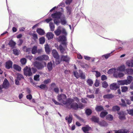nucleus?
<instances>
[{"label": "nucleus", "instance_id": "1", "mask_svg": "<svg viewBox=\"0 0 133 133\" xmlns=\"http://www.w3.org/2000/svg\"><path fill=\"white\" fill-rule=\"evenodd\" d=\"M57 98L58 100L61 103H62L64 105H69L70 103L72 101L71 98H69L66 99V96L64 94H62L60 95H58L57 96Z\"/></svg>", "mask_w": 133, "mask_h": 133}, {"label": "nucleus", "instance_id": "2", "mask_svg": "<svg viewBox=\"0 0 133 133\" xmlns=\"http://www.w3.org/2000/svg\"><path fill=\"white\" fill-rule=\"evenodd\" d=\"M62 15V13L59 12H56L51 15V16L52 18L55 19L54 20V23L57 25H59L60 23V22L58 19H60Z\"/></svg>", "mask_w": 133, "mask_h": 133}, {"label": "nucleus", "instance_id": "3", "mask_svg": "<svg viewBox=\"0 0 133 133\" xmlns=\"http://www.w3.org/2000/svg\"><path fill=\"white\" fill-rule=\"evenodd\" d=\"M54 32L56 36L59 35L62 32L64 34L66 35L67 33L65 29L61 26H59L56 30Z\"/></svg>", "mask_w": 133, "mask_h": 133}, {"label": "nucleus", "instance_id": "4", "mask_svg": "<svg viewBox=\"0 0 133 133\" xmlns=\"http://www.w3.org/2000/svg\"><path fill=\"white\" fill-rule=\"evenodd\" d=\"M34 64L38 69H41L46 66V63L45 62H36L34 63Z\"/></svg>", "mask_w": 133, "mask_h": 133}, {"label": "nucleus", "instance_id": "5", "mask_svg": "<svg viewBox=\"0 0 133 133\" xmlns=\"http://www.w3.org/2000/svg\"><path fill=\"white\" fill-rule=\"evenodd\" d=\"M71 99L72 101L69 103L68 106L66 105V107L69 109L72 108L75 110H77L78 108V104L76 103H73L74 100L72 99L71 98Z\"/></svg>", "mask_w": 133, "mask_h": 133}, {"label": "nucleus", "instance_id": "6", "mask_svg": "<svg viewBox=\"0 0 133 133\" xmlns=\"http://www.w3.org/2000/svg\"><path fill=\"white\" fill-rule=\"evenodd\" d=\"M121 102L120 103V105L121 106L126 107L127 106V105H130L131 103V102L129 100L125 99L124 100L121 99Z\"/></svg>", "mask_w": 133, "mask_h": 133}, {"label": "nucleus", "instance_id": "7", "mask_svg": "<svg viewBox=\"0 0 133 133\" xmlns=\"http://www.w3.org/2000/svg\"><path fill=\"white\" fill-rule=\"evenodd\" d=\"M24 75L26 76H30L32 75L30 68L27 66L24 68Z\"/></svg>", "mask_w": 133, "mask_h": 133}, {"label": "nucleus", "instance_id": "8", "mask_svg": "<svg viewBox=\"0 0 133 133\" xmlns=\"http://www.w3.org/2000/svg\"><path fill=\"white\" fill-rule=\"evenodd\" d=\"M49 59V56L47 55H43L39 56L36 58V59L39 61L47 60Z\"/></svg>", "mask_w": 133, "mask_h": 133}, {"label": "nucleus", "instance_id": "9", "mask_svg": "<svg viewBox=\"0 0 133 133\" xmlns=\"http://www.w3.org/2000/svg\"><path fill=\"white\" fill-rule=\"evenodd\" d=\"M59 39L60 41L63 42L62 44L66 47L67 44V43L65 42L66 40V37L64 36H60Z\"/></svg>", "mask_w": 133, "mask_h": 133}, {"label": "nucleus", "instance_id": "10", "mask_svg": "<svg viewBox=\"0 0 133 133\" xmlns=\"http://www.w3.org/2000/svg\"><path fill=\"white\" fill-rule=\"evenodd\" d=\"M124 75V74L121 72L118 73V71H117L114 74V77L116 78H121L123 77Z\"/></svg>", "mask_w": 133, "mask_h": 133}, {"label": "nucleus", "instance_id": "11", "mask_svg": "<svg viewBox=\"0 0 133 133\" xmlns=\"http://www.w3.org/2000/svg\"><path fill=\"white\" fill-rule=\"evenodd\" d=\"M110 89L112 90H116L119 87L116 83H114L111 84L110 85Z\"/></svg>", "mask_w": 133, "mask_h": 133}, {"label": "nucleus", "instance_id": "12", "mask_svg": "<svg viewBox=\"0 0 133 133\" xmlns=\"http://www.w3.org/2000/svg\"><path fill=\"white\" fill-rule=\"evenodd\" d=\"M12 62L11 61H9L6 63L5 67L8 69L12 67Z\"/></svg>", "mask_w": 133, "mask_h": 133}, {"label": "nucleus", "instance_id": "13", "mask_svg": "<svg viewBox=\"0 0 133 133\" xmlns=\"http://www.w3.org/2000/svg\"><path fill=\"white\" fill-rule=\"evenodd\" d=\"M65 119L67 121L69 124L72 121V116L71 114H70L69 116L66 117Z\"/></svg>", "mask_w": 133, "mask_h": 133}, {"label": "nucleus", "instance_id": "14", "mask_svg": "<svg viewBox=\"0 0 133 133\" xmlns=\"http://www.w3.org/2000/svg\"><path fill=\"white\" fill-rule=\"evenodd\" d=\"M125 67L124 65H122L118 67L116 69L117 71H124L125 70Z\"/></svg>", "mask_w": 133, "mask_h": 133}, {"label": "nucleus", "instance_id": "15", "mask_svg": "<svg viewBox=\"0 0 133 133\" xmlns=\"http://www.w3.org/2000/svg\"><path fill=\"white\" fill-rule=\"evenodd\" d=\"M126 65L129 67H133V59L130 60H128L126 62Z\"/></svg>", "mask_w": 133, "mask_h": 133}, {"label": "nucleus", "instance_id": "16", "mask_svg": "<svg viewBox=\"0 0 133 133\" xmlns=\"http://www.w3.org/2000/svg\"><path fill=\"white\" fill-rule=\"evenodd\" d=\"M9 85V83L8 81L6 79H5L3 85V87L4 88H6L8 87Z\"/></svg>", "mask_w": 133, "mask_h": 133}, {"label": "nucleus", "instance_id": "17", "mask_svg": "<svg viewBox=\"0 0 133 133\" xmlns=\"http://www.w3.org/2000/svg\"><path fill=\"white\" fill-rule=\"evenodd\" d=\"M82 129L84 132L85 133L87 131L91 130V128L88 125H87L86 126L82 127Z\"/></svg>", "mask_w": 133, "mask_h": 133}, {"label": "nucleus", "instance_id": "18", "mask_svg": "<svg viewBox=\"0 0 133 133\" xmlns=\"http://www.w3.org/2000/svg\"><path fill=\"white\" fill-rule=\"evenodd\" d=\"M115 133H127L128 130L126 129H121L118 130H115Z\"/></svg>", "mask_w": 133, "mask_h": 133}, {"label": "nucleus", "instance_id": "19", "mask_svg": "<svg viewBox=\"0 0 133 133\" xmlns=\"http://www.w3.org/2000/svg\"><path fill=\"white\" fill-rule=\"evenodd\" d=\"M52 54L54 57L55 58H59V56L56 50H52Z\"/></svg>", "mask_w": 133, "mask_h": 133}, {"label": "nucleus", "instance_id": "20", "mask_svg": "<svg viewBox=\"0 0 133 133\" xmlns=\"http://www.w3.org/2000/svg\"><path fill=\"white\" fill-rule=\"evenodd\" d=\"M117 82L119 85H127V82L125 80H123L118 81H117Z\"/></svg>", "mask_w": 133, "mask_h": 133}, {"label": "nucleus", "instance_id": "21", "mask_svg": "<svg viewBox=\"0 0 133 133\" xmlns=\"http://www.w3.org/2000/svg\"><path fill=\"white\" fill-rule=\"evenodd\" d=\"M98 124L100 126L102 127H106L108 125L107 123L104 120L99 122Z\"/></svg>", "mask_w": 133, "mask_h": 133}, {"label": "nucleus", "instance_id": "22", "mask_svg": "<svg viewBox=\"0 0 133 133\" xmlns=\"http://www.w3.org/2000/svg\"><path fill=\"white\" fill-rule=\"evenodd\" d=\"M37 33L40 35H43L45 33L44 30L41 28H38L36 30Z\"/></svg>", "mask_w": 133, "mask_h": 133}, {"label": "nucleus", "instance_id": "23", "mask_svg": "<svg viewBox=\"0 0 133 133\" xmlns=\"http://www.w3.org/2000/svg\"><path fill=\"white\" fill-rule=\"evenodd\" d=\"M117 70L115 68H113L109 69L108 72V73L109 74H113V75L114 76V74L116 72Z\"/></svg>", "mask_w": 133, "mask_h": 133}, {"label": "nucleus", "instance_id": "24", "mask_svg": "<svg viewBox=\"0 0 133 133\" xmlns=\"http://www.w3.org/2000/svg\"><path fill=\"white\" fill-rule=\"evenodd\" d=\"M54 35L51 32H48L46 35V37L48 39H50L53 38Z\"/></svg>", "mask_w": 133, "mask_h": 133}, {"label": "nucleus", "instance_id": "25", "mask_svg": "<svg viewBox=\"0 0 133 133\" xmlns=\"http://www.w3.org/2000/svg\"><path fill=\"white\" fill-rule=\"evenodd\" d=\"M70 59V58L67 56H62L61 59L63 61L68 62L69 60Z\"/></svg>", "mask_w": 133, "mask_h": 133}, {"label": "nucleus", "instance_id": "26", "mask_svg": "<svg viewBox=\"0 0 133 133\" xmlns=\"http://www.w3.org/2000/svg\"><path fill=\"white\" fill-rule=\"evenodd\" d=\"M91 119L92 121L95 123H97L98 124V123L99 122V118L95 116H93Z\"/></svg>", "mask_w": 133, "mask_h": 133}, {"label": "nucleus", "instance_id": "27", "mask_svg": "<svg viewBox=\"0 0 133 133\" xmlns=\"http://www.w3.org/2000/svg\"><path fill=\"white\" fill-rule=\"evenodd\" d=\"M13 68L14 69L18 71H20L21 69V68L19 66L16 64L13 65Z\"/></svg>", "mask_w": 133, "mask_h": 133}, {"label": "nucleus", "instance_id": "28", "mask_svg": "<svg viewBox=\"0 0 133 133\" xmlns=\"http://www.w3.org/2000/svg\"><path fill=\"white\" fill-rule=\"evenodd\" d=\"M133 77L131 76H128L127 77V79L125 80L127 82L128 84H129L132 81Z\"/></svg>", "mask_w": 133, "mask_h": 133}, {"label": "nucleus", "instance_id": "29", "mask_svg": "<svg viewBox=\"0 0 133 133\" xmlns=\"http://www.w3.org/2000/svg\"><path fill=\"white\" fill-rule=\"evenodd\" d=\"M114 97L112 94H107L103 96V98L104 99H110Z\"/></svg>", "mask_w": 133, "mask_h": 133}, {"label": "nucleus", "instance_id": "30", "mask_svg": "<svg viewBox=\"0 0 133 133\" xmlns=\"http://www.w3.org/2000/svg\"><path fill=\"white\" fill-rule=\"evenodd\" d=\"M8 44L11 47L13 48L15 46L16 43L13 40H11L9 41Z\"/></svg>", "mask_w": 133, "mask_h": 133}, {"label": "nucleus", "instance_id": "31", "mask_svg": "<svg viewBox=\"0 0 133 133\" xmlns=\"http://www.w3.org/2000/svg\"><path fill=\"white\" fill-rule=\"evenodd\" d=\"M127 74H133V70L132 69H128L125 70Z\"/></svg>", "mask_w": 133, "mask_h": 133}, {"label": "nucleus", "instance_id": "32", "mask_svg": "<svg viewBox=\"0 0 133 133\" xmlns=\"http://www.w3.org/2000/svg\"><path fill=\"white\" fill-rule=\"evenodd\" d=\"M63 18L61 19V21L62 24V25H64L66 24L67 22L64 15L63 16Z\"/></svg>", "mask_w": 133, "mask_h": 133}, {"label": "nucleus", "instance_id": "33", "mask_svg": "<svg viewBox=\"0 0 133 133\" xmlns=\"http://www.w3.org/2000/svg\"><path fill=\"white\" fill-rule=\"evenodd\" d=\"M45 52L47 54H48L50 51V49L49 45L47 44L45 45Z\"/></svg>", "mask_w": 133, "mask_h": 133}, {"label": "nucleus", "instance_id": "34", "mask_svg": "<svg viewBox=\"0 0 133 133\" xmlns=\"http://www.w3.org/2000/svg\"><path fill=\"white\" fill-rule=\"evenodd\" d=\"M47 67L49 71H50L52 69V63L51 62H49L47 64Z\"/></svg>", "mask_w": 133, "mask_h": 133}, {"label": "nucleus", "instance_id": "35", "mask_svg": "<svg viewBox=\"0 0 133 133\" xmlns=\"http://www.w3.org/2000/svg\"><path fill=\"white\" fill-rule=\"evenodd\" d=\"M79 72L80 74V77H81V79H85V75L83 73V72L81 70H79Z\"/></svg>", "mask_w": 133, "mask_h": 133}, {"label": "nucleus", "instance_id": "36", "mask_svg": "<svg viewBox=\"0 0 133 133\" xmlns=\"http://www.w3.org/2000/svg\"><path fill=\"white\" fill-rule=\"evenodd\" d=\"M13 51L14 54L16 55H18L20 52L19 50H18L16 49H13Z\"/></svg>", "mask_w": 133, "mask_h": 133}, {"label": "nucleus", "instance_id": "37", "mask_svg": "<svg viewBox=\"0 0 133 133\" xmlns=\"http://www.w3.org/2000/svg\"><path fill=\"white\" fill-rule=\"evenodd\" d=\"M119 107L118 106L116 105L114 106L112 108V110L114 111H118L120 110Z\"/></svg>", "mask_w": 133, "mask_h": 133}, {"label": "nucleus", "instance_id": "38", "mask_svg": "<svg viewBox=\"0 0 133 133\" xmlns=\"http://www.w3.org/2000/svg\"><path fill=\"white\" fill-rule=\"evenodd\" d=\"M108 114V113L106 111L102 112L100 114V116L101 118H103L107 115Z\"/></svg>", "mask_w": 133, "mask_h": 133}, {"label": "nucleus", "instance_id": "39", "mask_svg": "<svg viewBox=\"0 0 133 133\" xmlns=\"http://www.w3.org/2000/svg\"><path fill=\"white\" fill-rule=\"evenodd\" d=\"M59 48L62 53H63L64 52V51L66 49V48H63L62 46L61 45L59 46Z\"/></svg>", "mask_w": 133, "mask_h": 133}, {"label": "nucleus", "instance_id": "40", "mask_svg": "<svg viewBox=\"0 0 133 133\" xmlns=\"http://www.w3.org/2000/svg\"><path fill=\"white\" fill-rule=\"evenodd\" d=\"M49 26L51 30V31H53L54 30L55 26L52 22H50L49 23Z\"/></svg>", "mask_w": 133, "mask_h": 133}, {"label": "nucleus", "instance_id": "41", "mask_svg": "<svg viewBox=\"0 0 133 133\" xmlns=\"http://www.w3.org/2000/svg\"><path fill=\"white\" fill-rule=\"evenodd\" d=\"M96 110L97 111H100L103 110V107L102 106H97L95 108Z\"/></svg>", "mask_w": 133, "mask_h": 133}, {"label": "nucleus", "instance_id": "42", "mask_svg": "<svg viewBox=\"0 0 133 133\" xmlns=\"http://www.w3.org/2000/svg\"><path fill=\"white\" fill-rule=\"evenodd\" d=\"M37 47L36 46H34L32 49V53L33 54H35L37 51Z\"/></svg>", "mask_w": 133, "mask_h": 133}, {"label": "nucleus", "instance_id": "43", "mask_svg": "<svg viewBox=\"0 0 133 133\" xmlns=\"http://www.w3.org/2000/svg\"><path fill=\"white\" fill-rule=\"evenodd\" d=\"M119 118L121 120H124L125 119V116L123 114H119Z\"/></svg>", "mask_w": 133, "mask_h": 133}, {"label": "nucleus", "instance_id": "44", "mask_svg": "<svg viewBox=\"0 0 133 133\" xmlns=\"http://www.w3.org/2000/svg\"><path fill=\"white\" fill-rule=\"evenodd\" d=\"M66 9L67 14L68 15H70L71 11V8L70 7L68 6L66 7Z\"/></svg>", "mask_w": 133, "mask_h": 133}, {"label": "nucleus", "instance_id": "45", "mask_svg": "<svg viewBox=\"0 0 133 133\" xmlns=\"http://www.w3.org/2000/svg\"><path fill=\"white\" fill-rule=\"evenodd\" d=\"M87 82L88 83V84L89 85L91 86L93 84V82L92 80L90 79H88L87 80Z\"/></svg>", "mask_w": 133, "mask_h": 133}, {"label": "nucleus", "instance_id": "46", "mask_svg": "<svg viewBox=\"0 0 133 133\" xmlns=\"http://www.w3.org/2000/svg\"><path fill=\"white\" fill-rule=\"evenodd\" d=\"M122 91L123 92H125L127 91L128 89L127 87H121Z\"/></svg>", "mask_w": 133, "mask_h": 133}, {"label": "nucleus", "instance_id": "47", "mask_svg": "<svg viewBox=\"0 0 133 133\" xmlns=\"http://www.w3.org/2000/svg\"><path fill=\"white\" fill-rule=\"evenodd\" d=\"M108 86L107 82L105 81H104L102 83V87L104 88H107Z\"/></svg>", "mask_w": 133, "mask_h": 133}, {"label": "nucleus", "instance_id": "48", "mask_svg": "<svg viewBox=\"0 0 133 133\" xmlns=\"http://www.w3.org/2000/svg\"><path fill=\"white\" fill-rule=\"evenodd\" d=\"M39 40L40 43L41 44H43L45 41V38L43 37H42L41 38H39Z\"/></svg>", "mask_w": 133, "mask_h": 133}, {"label": "nucleus", "instance_id": "49", "mask_svg": "<svg viewBox=\"0 0 133 133\" xmlns=\"http://www.w3.org/2000/svg\"><path fill=\"white\" fill-rule=\"evenodd\" d=\"M39 75H36L34 77V80L36 81H38L39 80Z\"/></svg>", "mask_w": 133, "mask_h": 133}, {"label": "nucleus", "instance_id": "50", "mask_svg": "<svg viewBox=\"0 0 133 133\" xmlns=\"http://www.w3.org/2000/svg\"><path fill=\"white\" fill-rule=\"evenodd\" d=\"M113 117L111 115H109L107 116V119L110 121H112L113 120Z\"/></svg>", "mask_w": 133, "mask_h": 133}, {"label": "nucleus", "instance_id": "51", "mask_svg": "<svg viewBox=\"0 0 133 133\" xmlns=\"http://www.w3.org/2000/svg\"><path fill=\"white\" fill-rule=\"evenodd\" d=\"M78 72H79L76 71L74 72V75L77 78H78L80 77V74L79 71Z\"/></svg>", "mask_w": 133, "mask_h": 133}, {"label": "nucleus", "instance_id": "52", "mask_svg": "<svg viewBox=\"0 0 133 133\" xmlns=\"http://www.w3.org/2000/svg\"><path fill=\"white\" fill-rule=\"evenodd\" d=\"M26 60L25 58H22L20 60V62L22 64H25L26 62Z\"/></svg>", "mask_w": 133, "mask_h": 133}, {"label": "nucleus", "instance_id": "53", "mask_svg": "<svg viewBox=\"0 0 133 133\" xmlns=\"http://www.w3.org/2000/svg\"><path fill=\"white\" fill-rule=\"evenodd\" d=\"M85 113L87 115H89L91 114L92 111L90 109H88L85 111Z\"/></svg>", "mask_w": 133, "mask_h": 133}, {"label": "nucleus", "instance_id": "54", "mask_svg": "<svg viewBox=\"0 0 133 133\" xmlns=\"http://www.w3.org/2000/svg\"><path fill=\"white\" fill-rule=\"evenodd\" d=\"M127 111L129 114L131 115H133V109H128Z\"/></svg>", "mask_w": 133, "mask_h": 133}, {"label": "nucleus", "instance_id": "55", "mask_svg": "<svg viewBox=\"0 0 133 133\" xmlns=\"http://www.w3.org/2000/svg\"><path fill=\"white\" fill-rule=\"evenodd\" d=\"M94 72H95V76L96 77H98L101 76V74L100 72L96 71H93Z\"/></svg>", "mask_w": 133, "mask_h": 133}, {"label": "nucleus", "instance_id": "56", "mask_svg": "<svg viewBox=\"0 0 133 133\" xmlns=\"http://www.w3.org/2000/svg\"><path fill=\"white\" fill-rule=\"evenodd\" d=\"M51 81L50 79H46L44 82V83L45 84H47L51 82Z\"/></svg>", "mask_w": 133, "mask_h": 133}, {"label": "nucleus", "instance_id": "57", "mask_svg": "<svg viewBox=\"0 0 133 133\" xmlns=\"http://www.w3.org/2000/svg\"><path fill=\"white\" fill-rule=\"evenodd\" d=\"M23 77L22 75L21 74H18L17 75V79L19 80H21V78Z\"/></svg>", "mask_w": 133, "mask_h": 133}, {"label": "nucleus", "instance_id": "58", "mask_svg": "<svg viewBox=\"0 0 133 133\" xmlns=\"http://www.w3.org/2000/svg\"><path fill=\"white\" fill-rule=\"evenodd\" d=\"M32 36L33 39L34 40H36L37 39V36L36 34H33L32 35Z\"/></svg>", "mask_w": 133, "mask_h": 133}, {"label": "nucleus", "instance_id": "59", "mask_svg": "<svg viewBox=\"0 0 133 133\" xmlns=\"http://www.w3.org/2000/svg\"><path fill=\"white\" fill-rule=\"evenodd\" d=\"M99 81L96 79L94 84L95 86L96 87H98L99 86Z\"/></svg>", "mask_w": 133, "mask_h": 133}, {"label": "nucleus", "instance_id": "60", "mask_svg": "<svg viewBox=\"0 0 133 133\" xmlns=\"http://www.w3.org/2000/svg\"><path fill=\"white\" fill-rule=\"evenodd\" d=\"M52 101L56 105H61V103H59L56 101L54 99H52Z\"/></svg>", "mask_w": 133, "mask_h": 133}, {"label": "nucleus", "instance_id": "61", "mask_svg": "<svg viewBox=\"0 0 133 133\" xmlns=\"http://www.w3.org/2000/svg\"><path fill=\"white\" fill-rule=\"evenodd\" d=\"M78 108L80 109H83L84 107V105L82 103H80L78 105Z\"/></svg>", "mask_w": 133, "mask_h": 133}, {"label": "nucleus", "instance_id": "62", "mask_svg": "<svg viewBox=\"0 0 133 133\" xmlns=\"http://www.w3.org/2000/svg\"><path fill=\"white\" fill-rule=\"evenodd\" d=\"M111 54L110 53V54H107L106 55H103L102 56L103 57L104 56L105 57V58L107 59L110 56V55Z\"/></svg>", "mask_w": 133, "mask_h": 133}, {"label": "nucleus", "instance_id": "63", "mask_svg": "<svg viewBox=\"0 0 133 133\" xmlns=\"http://www.w3.org/2000/svg\"><path fill=\"white\" fill-rule=\"evenodd\" d=\"M107 79V77L105 75H103L101 76V79L102 81H103L106 79Z\"/></svg>", "mask_w": 133, "mask_h": 133}, {"label": "nucleus", "instance_id": "64", "mask_svg": "<svg viewBox=\"0 0 133 133\" xmlns=\"http://www.w3.org/2000/svg\"><path fill=\"white\" fill-rule=\"evenodd\" d=\"M56 64H59L61 62V61H59V58H56Z\"/></svg>", "mask_w": 133, "mask_h": 133}]
</instances>
